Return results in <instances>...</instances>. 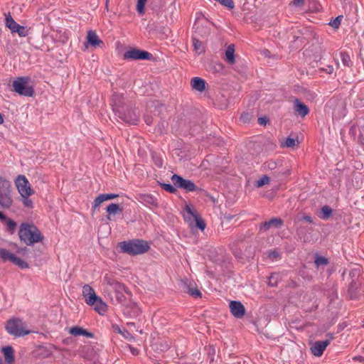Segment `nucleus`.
Wrapping results in <instances>:
<instances>
[{"instance_id":"7ed1b4c3","label":"nucleus","mask_w":364,"mask_h":364,"mask_svg":"<svg viewBox=\"0 0 364 364\" xmlns=\"http://www.w3.org/2000/svg\"><path fill=\"white\" fill-rule=\"evenodd\" d=\"M118 246L120 247L122 252L127 253L129 255L144 254L150 249L148 242L139 239L123 241L119 242Z\"/></svg>"},{"instance_id":"e2e57ef3","label":"nucleus","mask_w":364,"mask_h":364,"mask_svg":"<svg viewBox=\"0 0 364 364\" xmlns=\"http://www.w3.org/2000/svg\"><path fill=\"white\" fill-rule=\"evenodd\" d=\"M121 334L123 335V336L126 338H128L131 336V333L129 332V331L125 328L123 329V332Z\"/></svg>"},{"instance_id":"f3484780","label":"nucleus","mask_w":364,"mask_h":364,"mask_svg":"<svg viewBox=\"0 0 364 364\" xmlns=\"http://www.w3.org/2000/svg\"><path fill=\"white\" fill-rule=\"evenodd\" d=\"M137 200L146 206L159 208L158 199L150 193H140Z\"/></svg>"},{"instance_id":"9b49d317","label":"nucleus","mask_w":364,"mask_h":364,"mask_svg":"<svg viewBox=\"0 0 364 364\" xmlns=\"http://www.w3.org/2000/svg\"><path fill=\"white\" fill-rule=\"evenodd\" d=\"M180 287L185 293L188 294L195 299L200 298L202 296L200 291L197 288V284L193 280L183 278L181 280Z\"/></svg>"},{"instance_id":"a18cd8bd","label":"nucleus","mask_w":364,"mask_h":364,"mask_svg":"<svg viewBox=\"0 0 364 364\" xmlns=\"http://www.w3.org/2000/svg\"><path fill=\"white\" fill-rule=\"evenodd\" d=\"M92 293H95V291L92 287H90L89 284H85L82 287V295L85 297V299L92 294Z\"/></svg>"},{"instance_id":"0e129e2a","label":"nucleus","mask_w":364,"mask_h":364,"mask_svg":"<svg viewBox=\"0 0 364 364\" xmlns=\"http://www.w3.org/2000/svg\"><path fill=\"white\" fill-rule=\"evenodd\" d=\"M112 327H113L114 330L116 332H117V333H120V334H121V333H122L123 330H122V329L120 328V327H119L118 325H113V326H112Z\"/></svg>"},{"instance_id":"4c0bfd02","label":"nucleus","mask_w":364,"mask_h":364,"mask_svg":"<svg viewBox=\"0 0 364 364\" xmlns=\"http://www.w3.org/2000/svg\"><path fill=\"white\" fill-rule=\"evenodd\" d=\"M314 263H315V265L316 266V267L318 268L321 265L326 266L327 264H328L329 261H328V258L323 257V256L318 255L316 254L315 256Z\"/></svg>"},{"instance_id":"0eeeda50","label":"nucleus","mask_w":364,"mask_h":364,"mask_svg":"<svg viewBox=\"0 0 364 364\" xmlns=\"http://www.w3.org/2000/svg\"><path fill=\"white\" fill-rule=\"evenodd\" d=\"M154 58L153 55L144 50L138 48H130L124 52V59H131L134 60H151Z\"/></svg>"},{"instance_id":"412c9836","label":"nucleus","mask_w":364,"mask_h":364,"mask_svg":"<svg viewBox=\"0 0 364 364\" xmlns=\"http://www.w3.org/2000/svg\"><path fill=\"white\" fill-rule=\"evenodd\" d=\"M123 313L130 318H136L140 315L141 309L136 303L125 304Z\"/></svg>"},{"instance_id":"a211bd4d","label":"nucleus","mask_w":364,"mask_h":364,"mask_svg":"<svg viewBox=\"0 0 364 364\" xmlns=\"http://www.w3.org/2000/svg\"><path fill=\"white\" fill-rule=\"evenodd\" d=\"M114 290L116 300L118 303L122 304L123 305H125L127 302V297L124 295V294H128L129 296H131V292L127 289V288L122 284L119 285V287H117Z\"/></svg>"},{"instance_id":"bb28decb","label":"nucleus","mask_w":364,"mask_h":364,"mask_svg":"<svg viewBox=\"0 0 364 364\" xmlns=\"http://www.w3.org/2000/svg\"><path fill=\"white\" fill-rule=\"evenodd\" d=\"M225 60L230 65H232L235 63L234 44H230L227 47L225 50Z\"/></svg>"},{"instance_id":"4468645a","label":"nucleus","mask_w":364,"mask_h":364,"mask_svg":"<svg viewBox=\"0 0 364 364\" xmlns=\"http://www.w3.org/2000/svg\"><path fill=\"white\" fill-rule=\"evenodd\" d=\"M11 186H5L0 191V205L3 208H9L12 205L13 200L11 196Z\"/></svg>"},{"instance_id":"603ef678","label":"nucleus","mask_w":364,"mask_h":364,"mask_svg":"<svg viewBox=\"0 0 364 364\" xmlns=\"http://www.w3.org/2000/svg\"><path fill=\"white\" fill-rule=\"evenodd\" d=\"M268 257L272 259H277L279 257V254L277 251L273 250L268 253Z\"/></svg>"},{"instance_id":"4d7b16f0","label":"nucleus","mask_w":364,"mask_h":364,"mask_svg":"<svg viewBox=\"0 0 364 364\" xmlns=\"http://www.w3.org/2000/svg\"><path fill=\"white\" fill-rule=\"evenodd\" d=\"M301 219L303 220L308 222L309 223H313V218L310 215H304L301 217Z\"/></svg>"},{"instance_id":"c85d7f7f","label":"nucleus","mask_w":364,"mask_h":364,"mask_svg":"<svg viewBox=\"0 0 364 364\" xmlns=\"http://www.w3.org/2000/svg\"><path fill=\"white\" fill-rule=\"evenodd\" d=\"M94 309L96 311H97L100 314L103 315L107 311V305L100 298L99 299L97 302L95 304Z\"/></svg>"},{"instance_id":"6e6d98bb","label":"nucleus","mask_w":364,"mask_h":364,"mask_svg":"<svg viewBox=\"0 0 364 364\" xmlns=\"http://www.w3.org/2000/svg\"><path fill=\"white\" fill-rule=\"evenodd\" d=\"M333 67L332 65H328L326 68H321V70L326 72L328 74H331L333 72Z\"/></svg>"},{"instance_id":"ddd939ff","label":"nucleus","mask_w":364,"mask_h":364,"mask_svg":"<svg viewBox=\"0 0 364 364\" xmlns=\"http://www.w3.org/2000/svg\"><path fill=\"white\" fill-rule=\"evenodd\" d=\"M333 338V336L332 334H331L329 335V338L328 339L314 342L310 348L311 353L316 357L321 356L323 351L325 350L326 347L330 344Z\"/></svg>"},{"instance_id":"052dcab7","label":"nucleus","mask_w":364,"mask_h":364,"mask_svg":"<svg viewBox=\"0 0 364 364\" xmlns=\"http://www.w3.org/2000/svg\"><path fill=\"white\" fill-rule=\"evenodd\" d=\"M357 127H358L357 124L356 125L353 124V126H351V127L350 128V130H349V134L353 136H355V134L356 133Z\"/></svg>"},{"instance_id":"20e7f679","label":"nucleus","mask_w":364,"mask_h":364,"mask_svg":"<svg viewBox=\"0 0 364 364\" xmlns=\"http://www.w3.org/2000/svg\"><path fill=\"white\" fill-rule=\"evenodd\" d=\"M25 323L18 318H13L6 321V330L7 332L16 338L28 335L31 331L25 329Z\"/></svg>"},{"instance_id":"c03bdc74","label":"nucleus","mask_w":364,"mask_h":364,"mask_svg":"<svg viewBox=\"0 0 364 364\" xmlns=\"http://www.w3.org/2000/svg\"><path fill=\"white\" fill-rule=\"evenodd\" d=\"M264 169L266 170H275L277 168V162L273 160H269L264 163Z\"/></svg>"},{"instance_id":"09e8293b","label":"nucleus","mask_w":364,"mask_h":364,"mask_svg":"<svg viewBox=\"0 0 364 364\" xmlns=\"http://www.w3.org/2000/svg\"><path fill=\"white\" fill-rule=\"evenodd\" d=\"M296 145V140L294 138H291L290 136H288L286 139V141L284 142V144H282V146H286L289 148H292Z\"/></svg>"},{"instance_id":"2f4dec72","label":"nucleus","mask_w":364,"mask_h":364,"mask_svg":"<svg viewBox=\"0 0 364 364\" xmlns=\"http://www.w3.org/2000/svg\"><path fill=\"white\" fill-rule=\"evenodd\" d=\"M280 275L279 273H272L271 275L268 277L267 284L272 287H277Z\"/></svg>"},{"instance_id":"774afa93","label":"nucleus","mask_w":364,"mask_h":364,"mask_svg":"<svg viewBox=\"0 0 364 364\" xmlns=\"http://www.w3.org/2000/svg\"><path fill=\"white\" fill-rule=\"evenodd\" d=\"M145 122H146L148 125L151 124V123H152V118H151V117H147L145 119Z\"/></svg>"},{"instance_id":"5fc2aeb1","label":"nucleus","mask_w":364,"mask_h":364,"mask_svg":"<svg viewBox=\"0 0 364 364\" xmlns=\"http://www.w3.org/2000/svg\"><path fill=\"white\" fill-rule=\"evenodd\" d=\"M292 4L298 7H301L305 4V0H293Z\"/></svg>"},{"instance_id":"338daca9","label":"nucleus","mask_w":364,"mask_h":364,"mask_svg":"<svg viewBox=\"0 0 364 364\" xmlns=\"http://www.w3.org/2000/svg\"><path fill=\"white\" fill-rule=\"evenodd\" d=\"M302 230H303V228L300 227L299 228L297 229L296 230V234L297 235L300 237V239L302 238Z\"/></svg>"},{"instance_id":"a878e982","label":"nucleus","mask_w":364,"mask_h":364,"mask_svg":"<svg viewBox=\"0 0 364 364\" xmlns=\"http://www.w3.org/2000/svg\"><path fill=\"white\" fill-rule=\"evenodd\" d=\"M69 333L74 336H84L87 338H93L94 334L80 326H73L70 328Z\"/></svg>"},{"instance_id":"3c124183","label":"nucleus","mask_w":364,"mask_h":364,"mask_svg":"<svg viewBox=\"0 0 364 364\" xmlns=\"http://www.w3.org/2000/svg\"><path fill=\"white\" fill-rule=\"evenodd\" d=\"M250 118L251 115L248 113H243L240 116V120L244 123L249 122Z\"/></svg>"},{"instance_id":"69168bd1","label":"nucleus","mask_w":364,"mask_h":364,"mask_svg":"<svg viewBox=\"0 0 364 364\" xmlns=\"http://www.w3.org/2000/svg\"><path fill=\"white\" fill-rule=\"evenodd\" d=\"M9 217L4 215L2 212L0 211V220L4 223L6 220H7Z\"/></svg>"},{"instance_id":"4be33fe9","label":"nucleus","mask_w":364,"mask_h":364,"mask_svg":"<svg viewBox=\"0 0 364 364\" xmlns=\"http://www.w3.org/2000/svg\"><path fill=\"white\" fill-rule=\"evenodd\" d=\"M284 222L279 218H272L268 221H265L260 225V230L266 231L271 228H279Z\"/></svg>"},{"instance_id":"393cba45","label":"nucleus","mask_w":364,"mask_h":364,"mask_svg":"<svg viewBox=\"0 0 364 364\" xmlns=\"http://www.w3.org/2000/svg\"><path fill=\"white\" fill-rule=\"evenodd\" d=\"M295 112L297 115L301 116V117H305L309 112V107L299 100H295Z\"/></svg>"},{"instance_id":"58836bf2","label":"nucleus","mask_w":364,"mask_h":364,"mask_svg":"<svg viewBox=\"0 0 364 364\" xmlns=\"http://www.w3.org/2000/svg\"><path fill=\"white\" fill-rule=\"evenodd\" d=\"M159 186L170 193H175L177 191L176 187L170 183H165L158 181Z\"/></svg>"},{"instance_id":"864d4df0","label":"nucleus","mask_w":364,"mask_h":364,"mask_svg":"<svg viewBox=\"0 0 364 364\" xmlns=\"http://www.w3.org/2000/svg\"><path fill=\"white\" fill-rule=\"evenodd\" d=\"M269 121V119L267 117H262L258 118V123L260 125H266L267 122Z\"/></svg>"},{"instance_id":"bf43d9fd","label":"nucleus","mask_w":364,"mask_h":364,"mask_svg":"<svg viewBox=\"0 0 364 364\" xmlns=\"http://www.w3.org/2000/svg\"><path fill=\"white\" fill-rule=\"evenodd\" d=\"M353 360L355 362L364 363V357L361 355H357L353 358Z\"/></svg>"},{"instance_id":"7c9ffc66","label":"nucleus","mask_w":364,"mask_h":364,"mask_svg":"<svg viewBox=\"0 0 364 364\" xmlns=\"http://www.w3.org/2000/svg\"><path fill=\"white\" fill-rule=\"evenodd\" d=\"M106 211L109 215H115L121 213L123 211V208H120L118 204L111 203L107 207Z\"/></svg>"},{"instance_id":"dca6fc26","label":"nucleus","mask_w":364,"mask_h":364,"mask_svg":"<svg viewBox=\"0 0 364 364\" xmlns=\"http://www.w3.org/2000/svg\"><path fill=\"white\" fill-rule=\"evenodd\" d=\"M229 307L231 314L237 318L243 317L245 314V308L239 301H230Z\"/></svg>"},{"instance_id":"49530a36","label":"nucleus","mask_w":364,"mask_h":364,"mask_svg":"<svg viewBox=\"0 0 364 364\" xmlns=\"http://www.w3.org/2000/svg\"><path fill=\"white\" fill-rule=\"evenodd\" d=\"M146 3V0H137L136 10L140 15L144 14V6Z\"/></svg>"},{"instance_id":"79ce46f5","label":"nucleus","mask_w":364,"mask_h":364,"mask_svg":"<svg viewBox=\"0 0 364 364\" xmlns=\"http://www.w3.org/2000/svg\"><path fill=\"white\" fill-rule=\"evenodd\" d=\"M343 18V15H339L337 17H336L333 20L331 21L328 25L335 29H338L341 25V22Z\"/></svg>"},{"instance_id":"473e14b6","label":"nucleus","mask_w":364,"mask_h":364,"mask_svg":"<svg viewBox=\"0 0 364 364\" xmlns=\"http://www.w3.org/2000/svg\"><path fill=\"white\" fill-rule=\"evenodd\" d=\"M4 223L6 225V230L10 233V234H14L16 231V227H17V224L12 219L8 218L7 220H6Z\"/></svg>"},{"instance_id":"cd10ccee","label":"nucleus","mask_w":364,"mask_h":364,"mask_svg":"<svg viewBox=\"0 0 364 364\" xmlns=\"http://www.w3.org/2000/svg\"><path fill=\"white\" fill-rule=\"evenodd\" d=\"M1 352L4 355L5 361L6 363H13L14 361V350L11 346H8L3 347L1 348Z\"/></svg>"},{"instance_id":"6e6552de","label":"nucleus","mask_w":364,"mask_h":364,"mask_svg":"<svg viewBox=\"0 0 364 364\" xmlns=\"http://www.w3.org/2000/svg\"><path fill=\"white\" fill-rule=\"evenodd\" d=\"M171 180L176 188L183 189L186 192H193L198 190V187L192 181L183 178L178 174H173Z\"/></svg>"},{"instance_id":"f8f14e48","label":"nucleus","mask_w":364,"mask_h":364,"mask_svg":"<svg viewBox=\"0 0 364 364\" xmlns=\"http://www.w3.org/2000/svg\"><path fill=\"white\" fill-rule=\"evenodd\" d=\"M15 183L19 193L23 198L29 197L33 193L31 188V185L25 176H18Z\"/></svg>"},{"instance_id":"a19ab883","label":"nucleus","mask_w":364,"mask_h":364,"mask_svg":"<svg viewBox=\"0 0 364 364\" xmlns=\"http://www.w3.org/2000/svg\"><path fill=\"white\" fill-rule=\"evenodd\" d=\"M99 299H100V296H98L95 292V293H92V294L87 296L85 300V302L87 303V304L90 305V306H94L96 302H97V301L99 300Z\"/></svg>"},{"instance_id":"8fccbe9b","label":"nucleus","mask_w":364,"mask_h":364,"mask_svg":"<svg viewBox=\"0 0 364 364\" xmlns=\"http://www.w3.org/2000/svg\"><path fill=\"white\" fill-rule=\"evenodd\" d=\"M23 203L27 208H33V202L28 197L23 198Z\"/></svg>"},{"instance_id":"39448f33","label":"nucleus","mask_w":364,"mask_h":364,"mask_svg":"<svg viewBox=\"0 0 364 364\" xmlns=\"http://www.w3.org/2000/svg\"><path fill=\"white\" fill-rule=\"evenodd\" d=\"M29 77H18L13 82L14 90L20 95L25 97L33 96L35 91L33 86L29 85Z\"/></svg>"},{"instance_id":"f03ea898","label":"nucleus","mask_w":364,"mask_h":364,"mask_svg":"<svg viewBox=\"0 0 364 364\" xmlns=\"http://www.w3.org/2000/svg\"><path fill=\"white\" fill-rule=\"evenodd\" d=\"M18 234L21 242L28 246L42 242L44 239L40 230L33 223H22Z\"/></svg>"},{"instance_id":"6ab92c4d","label":"nucleus","mask_w":364,"mask_h":364,"mask_svg":"<svg viewBox=\"0 0 364 364\" xmlns=\"http://www.w3.org/2000/svg\"><path fill=\"white\" fill-rule=\"evenodd\" d=\"M361 285L360 282L352 280L348 288V294L350 299H358L360 296Z\"/></svg>"},{"instance_id":"e433bc0d","label":"nucleus","mask_w":364,"mask_h":364,"mask_svg":"<svg viewBox=\"0 0 364 364\" xmlns=\"http://www.w3.org/2000/svg\"><path fill=\"white\" fill-rule=\"evenodd\" d=\"M224 65L220 62H213L210 64V69L215 73H220L224 70Z\"/></svg>"},{"instance_id":"de8ad7c7","label":"nucleus","mask_w":364,"mask_h":364,"mask_svg":"<svg viewBox=\"0 0 364 364\" xmlns=\"http://www.w3.org/2000/svg\"><path fill=\"white\" fill-rule=\"evenodd\" d=\"M273 175L276 178H277L278 180H280V179H282V176H288L289 175H290V170L288 168H287L285 170L282 169L278 172H274Z\"/></svg>"},{"instance_id":"2eb2a0df","label":"nucleus","mask_w":364,"mask_h":364,"mask_svg":"<svg viewBox=\"0 0 364 364\" xmlns=\"http://www.w3.org/2000/svg\"><path fill=\"white\" fill-rule=\"evenodd\" d=\"M204 23L207 24L205 20H204V22L202 21H196L194 23L193 28L195 31L193 36L205 38L210 33V28L207 26V25H204Z\"/></svg>"},{"instance_id":"c9c22d12","label":"nucleus","mask_w":364,"mask_h":364,"mask_svg":"<svg viewBox=\"0 0 364 364\" xmlns=\"http://www.w3.org/2000/svg\"><path fill=\"white\" fill-rule=\"evenodd\" d=\"M357 126L359 129V136H358V141L364 145V119H359L357 122Z\"/></svg>"},{"instance_id":"680f3d73","label":"nucleus","mask_w":364,"mask_h":364,"mask_svg":"<svg viewBox=\"0 0 364 364\" xmlns=\"http://www.w3.org/2000/svg\"><path fill=\"white\" fill-rule=\"evenodd\" d=\"M129 348H130V351L132 353V355H137L139 354V350L137 348H136L134 347H132V346H129Z\"/></svg>"},{"instance_id":"37998d69","label":"nucleus","mask_w":364,"mask_h":364,"mask_svg":"<svg viewBox=\"0 0 364 364\" xmlns=\"http://www.w3.org/2000/svg\"><path fill=\"white\" fill-rule=\"evenodd\" d=\"M269 182V177L267 175L262 176L259 180L256 181L255 186L260 188Z\"/></svg>"},{"instance_id":"b1692460","label":"nucleus","mask_w":364,"mask_h":364,"mask_svg":"<svg viewBox=\"0 0 364 364\" xmlns=\"http://www.w3.org/2000/svg\"><path fill=\"white\" fill-rule=\"evenodd\" d=\"M191 85L193 90L202 92L205 90L207 83L204 79L195 77L191 79Z\"/></svg>"},{"instance_id":"f257e3e1","label":"nucleus","mask_w":364,"mask_h":364,"mask_svg":"<svg viewBox=\"0 0 364 364\" xmlns=\"http://www.w3.org/2000/svg\"><path fill=\"white\" fill-rule=\"evenodd\" d=\"M111 105L114 115L121 121L129 124H137L139 115L134 106L122 94L114 92L111 98Z\"/></svg>"},{"instance_id":"423d86ee","label":"nucleus","mask_w":364,"mask_h":364,"mask_svg":"<svg viewBox=\"0 0 364 364\" xmlns=\"http://www.w3.org/2000/svg\"><path fill=\"white\" fill-rule=\"evenodd\" d=\"M184 210L188 214V215H185V218L189 222L190 225L203 231L205 229L206 223L200 215L188 204H186Z\"/></svg>"},{"instance_id":"13d9d810","label":"nucleus","mask_w":364,"mask_h":364,"mask_svg":"<svg viewBox=\"0 0 364 364\" xmlns=\"http://www.w3.org/2000/svg\"><path fill=\"white\" fill-rule=\"evenodd\" d=\"M154 163H155L156 166L159 168H161L163 166V161L160 158H156L154 159Z\"/></svg>"},{"instance_id":"1a4fd4ad","label":"nucleus","mask_w":364,"mask_h":364,"mask_svg":"<svg viewBox=\"0 0 364 364\" xmlns=\"http://www.w3.org/2000/svg\"><path fill=\"white\" fill-rule=\"evenodd\" d=\"M0 259L4 262L10 261L22 269L29 267L28 264L26 261L16 257L15 255L11 253L9 250L4 248H0Z\"/></svg>"},{"instance_id":"9d476101","label":"nucleus","mask_w":364,"mask_h":364,"mask_svg":"<svg viewBox=\"0 0 364 364\" xmlns=\"http://www.w3.org/2000/svg\"><path fill=\"white\" fill-rule=\"evenodd\" d=\"M5 24L12 33H16L20 37H26L28 35L29 29L17 23L11 17L10 13L6 15Z\"/></svg>"},{"instance_id":"72a5a7b5","label":"nucleus","mask_w":364,"mask_h":364,"mask_svg":"<svg viewBox=\"0 0 364 364\" xmlns=\"http://www.w3.org/2000/svg\"><path fill=\"white\" fill-rule=\"evenodd\" d=\"M340 57H341L342 63L344 66L348 67V68L352 66V62L350 60V55L347 52L341 51L340 53Z\"/></svg>"},{"instance_id":"c756f323","label":"nucleus","mask_w":364,"mask_h":364,"mask_svg":"<svg viewBox=\"0 0 364 364\" xmlns=\"http://www.w3.org/2000/svg\"><path fill=\"white\" fill-rule=\"evenodd\" d=\"M332 212V208L330 206L326 205L321 208V215L318 216L323 220H328L331 216Z\"/></svg>"},{"instance_id":"ea45409f","label":"nucleus","mask_w":364,"mask_h":364,"mask_svg":"<svg viewBox=\"0 0 364 364\" xmlns=\"http://www.w3.org/2000/svg\"><path fill=\"white\" fill-rule=\"evenodd\" d=\"M192 39H193V44L194 46V50L199 54L203 53L204 50L202 46V42L199 39H198V38L196 36H193Z\"/></svg>"},{"instance_id":"aec40b11","label":"nucleus","mask_w":364,"mask_h":364,"mask_svg":"<svg viewBox=\"0 0 364 364\" xmlns=\"http://www.w3.org/2000/svg\"><path fill=\"white\" fill-rule=\"evenodd\" d=\"M119 196L115 193H103L99 195L93 201L92 206V211L94 213L95 210L100 205V204L106 200L116 198Z\"/></svg>"},{"instance_id":"f704fd0d","label":"nucleus","mask_w":364,"mask_h":364,"mask_svg":"<svg viewBox=\"0 0 364 364\" xmlns=\"http://www.w3.org/2000/svg\"><path fill=\"white\" fill-rule=\"evenodd\" d=\"M104 282L109 285L112 288V289H114L115 288L119 287V285L122 284V283L116 281L107 274H105V276L104 277Z\"/></svg>"},{"instance_id":"5701e85b","label":"nucleus","mask_w":364,"mask_h":364,"mask_svg":"<svg viewBox=\"0 0 364 364\" xmlns=\"http://www.w3.org/2000/svg\"><path fill=\"white\" fill-rule=\"evenodd\" d=\"M87 43L95 48H101L104 46L103 41L100 39L95 31L92 30L87 32Z\"/></svg>"}]
</instances>
